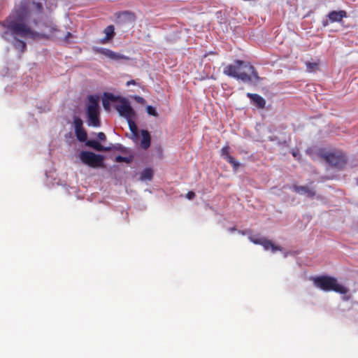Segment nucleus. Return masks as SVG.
<instances>
[{
	"label": "nucleus",
	"instance_id": "1",
	"mask_svg": "<svg viewBox=\"0 0 358 358\" xmlns=\"http://www.w3.org/2000/svg\"><path fill=\"white\" fill-rule=\"evenodd\" d=\"M42 10L43 4L40 2H21L20 8L4 22L7 30L2 34V38L11 43L15 49L24 52L27 48L26 43L18 37L36 40L55 36L57 27L52 22L43 24L36 23L38 31L31 29L24 24L29 15L39 13Z\"/></svg>",
	"mask_w": 358,
	"mask_h": 358
},
{
	"label": "nucleus",
	"instance_id": "2",
	"mask_svg": "<svg viewBox=\"0 0 358 358\" xmlns=\"http://www.w3.org/2000/svg\"><path fill=\"white\" fill-rule=\"evenodd\" d=\"M223 73L227 76L250 84L256 85L261 80L254 66L241 60H236L234 64L227 65Z\"/></svg>",
	"mask_w": 358,
	"mask_h": 358
},
{
	"label": "nucleus",
	"instance_id": "3",
	"mask_svg": "<svg viewBox=\"0 0 358 358\" xmlns=\"http://www.w3.org/2000/svg\"><path fill=\"white\" fill-rule=\"evenodd\" d=\"M313 285L324 291H334L340 294H346L348 292V289L338 283L337 280L335 278L329 277V276H319L313 278Z\"/></svg>",
	"mask_w": 358,
	"mask_h": 358
},
{
	"label": "nucleus",
	"instance_id": "4",
	"mask_svg": "<svg viewBox=\"0 0 358 358\" xmlns=\"http://www.w3.org/2000/svg\"><path fill=\"white\" fill-rule=\"evenodd\" d=\"M99 97L96 95L88 96L87 104V124L89 127H99L101 122L99 119L100 108Z\"/></svg>",
	"mask_w": 358,
	"mask_h": 358
},
{
	"label": "nucleus",
	"instance_id": "5",
	"mask_svg": "<svg viewBox=\"0 0 358 358\" xmlns=\"http://www.w3.org/2000/svg\"><path fill=\"white\" fill-rule=\"evenodd\" d=\"M105 97L110 101H118V103L115 106V109L120 116L124 117L126 120L135 117L136 113L126 98L116 96L110 93H105Z\"/></svg>",
	"mask_w": 358,
	"mask_h": 358
},
{
	"label": "nucleus",
	"instance_id": "6",
	"mask_svg": "<svg viewBox=\"0 0 358 358\" xmlns=\"http://www.w3.org/2000/svg\"><path fill=\"white\" fill-rule=\"evenodd\" d=\"M80 161L92 168L104 167V157L90 151H81L78 155Z\"/></svg>",
	"mask_w": 358,
	"mask_h": 358
},
{
	"label": "nucleus",
	"instance_id": "7",
	"mask_svg": "<svg viewBox=\"0 0 358 358\" xmlns=\"http://www.w3.org/2000/svg\"><path fill=\"white\" fill-rule=\"evenodd\" d=\"M321 156L329 164L337 169H342L346 163L345 155L340 151L323 152Z\"/></svg>",
	"mask_w": 358,
	"mask_h": 358
},
{
	"label": "nucleus",
	"instance_id": "8",
	"mask_svg": "<svg viewBox=\"0 0 358 358\" xmlns=\"http://www.w3.org/2000/svg\"><path fill=\"white\" fill-rule=\"evenodd\" d=\"M249 239L255 244L262 245L266 250H271L273 253L277 250H282L280 247L275 245L271 241L267 240L265 238L251 236L249 237Z\"/></svg>",
	"mask_w": 358,
	"mask_h": 358
},
{
	"label": "nucleus",
	"instance_id": "9",
	"mask_svg": "<svg viewBox=\"0 0 358 358\" xmlns=\"http://www.w3.org/2000/svg\"><path fill=\"white\" fill-rule=\"evenodd\" d=\"M293 189L297 194L306 196L308 198H313L316 196V192L314 188L309 187L308 186L294 185Z\"/></svg>",
	"mask_w": 358,
	"mask_h": 358
},
{
	"label": "nucleus",
	"instance_id": "10",
	"mask_svg": "<svg viewBox=\"0 0 358 358\" xmlns=\"http://www.w3.org/2000/svg\"><path fill=\"white\" fill-rule=\"evenodd\" d=\"M347 17V13L345 10H334L327 15V17L329 18V20L330 22H342L343 19Z\"/></svg>",
	"mask_w": 358,
	"mask_h": 358
},
{
	"label": "nucleus",
	"instance_id": "11",
	"mask_svg": "<svg viewBox=\"0 0 358 358\" xmlns=\"http://www.w3.org/2000/svg\"><path fill=\"white\" fill-rule=\"evenodd\" d=\"M247 96L250 99L253 105L259 108H264L266 105L265 99L257 94L247 93Z\"/></svg>",
	"mask_w": 358,
	"mask_h": 358
},
{
	"label": "nucleus",
	"instance_id": "12",
	"mask_svg": "<svg viewBox=\"0 0 358 358\" xmlns=\"http://www.w3.org/2000/svg\"><path fill=\"white\" fill-rule=\"evenodd\" d=\"M117 19V22L122 24H132L135 20L134 15L129 11H124L119 13Z\"/></svg>",
	"mask_w": 358,
	"mask_h": 358
},
{
	"label": "nucleus",
	"instance_id": "13",
	"mask_svg": "<svg viewBox=\"0 0 358 358\" xmlns=\"http://www.w3.org/2000/svg\"><path fill=\"white\" fill-rule=\"evenodd\" d=\"M229 147H224L221 150L222 156L232 166H234V169H236L239 166L240 164L231 155H229Z\"/></svg>",
	"mask_w": 358,
	"mask_h": 358
},
{
	"label": "nucleus",
	"instance_id": "14",
	"mask_svg": "<svg viewBox=\"0 0 358 358\" xmlns=\"http://www.w3.org/2000/svg\"><path fill=\"white\" fill-rule=\"evenodd\" d=\"M114 30L115 28L113 25L107 26L103 30V33L106 34V36L103 38L100 39L99 43L101 44H106L110 41L114 37Z\"/></svg>",
	"mask_w": 358,
	"mask_h": 358
},
{
	"label": "nucleus",
	"instance_id": "15",
	"mask_svg": "<svg viewBox=\"0 0 358 358\" xmlns=\"http://www.w3.org/2000/svg\"><path fill=\"white\" fill-rule=\"evenodd\" d=\"M85 145L88 147L94 149L96 151H108L111 149L110 147H104L101 145L96 140H88L85 142Z\"/></svg>",
	"mask_w": 358,
	"mask_h": 358
},
{
	"label": "nucleus",
	"instance_id": "16",
	"mask_svg": "<svg viewBox=\"0 0 358 358\" xmlns=\"http://www.w3.org/2000/svg\"><path fill=\"white\" fill-rule=\"evenodd\" d=\"M142 140L141 141V147L147 150L150 145V136L148 131L142 130L141 131Z\"/></svg>",
	"mask_w": 358,
	"mask_h": 358
},
{
	"label": "nucleus",
	"instance_id": "17",
	"mask_svg": "<svg viewBox=\"0 0 358 358\" xmlns=\"http://www.w3.org/2000/svg\"><path fill=\"white\" fill-rule=\"evenodd\" d=\"M153 176V171L151 169L147 168L141 171L140 179L142 181L151 180Z\"/></svg>",
	"mask_w": 358,
	"mask_h": 358
},
{
	"label": "nucleus",
	"instance_id": "18",
	"mask_svg": "<svg viewBox=\"0 0 358 358\" xmlns=\"http://www.w3.org/2000/svg\"><path fill=\"white\" fill-rule=\"evenodd\" d=\"M75 134L76 136L77 139L79 141H80V142L86 141L87 138V134L83 128L75 130Z\"/></svg>",
	"mask_w": 358,
	"mask_h": 358
},
{
	"label": "nucleus",
	"instance_id": "19",
	"mask_svg": "<svg viewBox=\"0 0 358 358\" xmlns=\"http://www.w3.org/2000/svg\"><path fill=\"white\" fill-rule=\"evenodd\" d=\"M133 118L134 117H130L129 119H127V120L130 131L136 137H137L138 136V128H137L136 124L134 122Z\"/></svg>",
	"mask_w": 358,
	"mask_h": 358
},
{
	"label": "nucleus",
	"instance_id": "20",
	"mask_svg": "<svg viewBox=\"0 0 358 358\" xmlns=\"http://www.w3.org/2000/svg\"><path fill=\"white\" fill-rule=\"evenodd\" d=\"M73 125L74 130L82 129L83 128V122L79 117L75 116L73 117Z\"/></svg>",
	"mask_w": 358,
	"mask_h": 358
},
{
	"label": "nucleus",
	"instance_id": "21",
	"mask_svg": "<svg viewBox=\"0 0 358 358\" xmlns=\"http://www.w3.org/2000/svg\"><path fill=\"white\" fill-rule=\"evenodd\" d=\"M96 52L106 56V57H108L109 59H110V57H111V54H112L111 50H109L107 48H98L96 49Z\"/></svg>",
	"mask_w": 358,
	"mask_h": 358
},
{
	"label": "nucleus",
	"instance_id": "22",
	"mask_svg": "<svg viewBox=\"0 0 358 358\" xmlns=\"http://www.w3.org/2000/svg\"><path fill=\"white\" fill-rule=\"evenodd\" d=\"M96 52L106 56V57H108L109 59H110V57H111V54H112L111 50H109L107 48H98L96 49Z\"/></svg>",
	"mask_w": 358,
	"mask_h": 358
},
{
	"label": "nucleus",
	"instance_id": "23",
	"mask_svg": "<svg viewBox=\"0 0 358 358\" xmlns=\"http://www.w3.org/2000/svg\"><path fill=\"white\" fill-rule=\"evenodd\" d=\"M110 59L115 60V61H119L121 59H128V57L123 55H121L118 52L112 51Z\"/></svg>",
	"mask_w": 358,
	"mask_h": 358
},
{
	"label": "nucleus",
	"instance_id": "24",
	"mask_svg": "<svg viewBox=\"0 0 358 358\" xmlns=\"http://www.w3.org/2000/svg\"><path fill=\"white\" fill-rule=\"evenodd\" d=\"M132 161L131 157H122L118 155L115 157L116 162H125L127 164H129Z\"/></svg>",
	"mask_w": 358,
	"mask_h": 358
},
{
	"label": "nucleus",
	"instance_id": "25",
	"mask_svg": "<svg viewBox=\"0 0 358 358\" xmlns=\"http://www.w3.org/2000/svg\"><path fill=\"white\" fill-rule=\"evenodd\" d=\"M75 36L70 32H67L66 36L64 37L63 41L66 43H70L73 42V39Z\"/></svg>",
	"mask_w": 358,
	"mask_h": 358
},
{
	"label": "nucleus",
	"instance_id": "26",
	"mask_svg": "<svg viewBox=\"0 0 358 358\" xmlns=\"http://www.w3.org/2000/svg\"><path fill=\"white\" fill-rule=\"evenodd\" d=\"M317 64L315 62L306 63L307 70L309 72L314 71L317 69Z\"/></svg>",
	"mask_w": 358,
	"mask_h": 358
},
{
	"label": "nucleus",
	"instance_id": "27",
	"mask_svg": "<svg viewBox=\"0 0 358 358\" xmlns=\"http://www.w3.org/2000/svg\"><path fill=\"white\" fill-rule=\"evenodd\" d=\"M146 110H147V113L149 115H153V116H155V117H157L158 115L155 108L154 107H152V106H148L146 108Z\"/></svg>",
	"mask_w": 358,
	"mask_h": 358
},
{
	"label": "nucleus",
	"instance_id": "28",
	"mask_svg": "<svg viewBox=\"0 0 358 358\" xmlns=\"http://www.w3.org/2000/svg\"><path fill=\"white\" fill-rule=\"evenodd\" d=\"M97 138H99V140L100 141H105L106 140V135L103 132H99L97 134Z\"/></svg>",
	"mask_w": 358,
	"mask_h": 358
},
{
	"label": "nucleus",
	"instance_id": "29",
	"mask_svg": "<svg viewBox=\"0 0 358 358\" xmlns=\"http://www.w3.org/2000/svg\"><path fill=\"white\" fill-rule=\"evenodd\" d=\"M195 196V194L194 192H189L187 195H186V198L191 200L192 199H194Z\"/></svg>",
	"mask_w": 358,
	"mask_h": 358
},
{
	"label": "nucleus",
	"instance_id": "30",
	"mask_svg": "<svg viewBox=\"0 0 358 358\" xmlns=\"http://www.w3.org/2000/svg\"><path fill=\"white\" fill-rule=\"evenodd\" d=\"M107 100H108V99L104 96V99L103 100V106L105 109L108 108V103Z\"/></svg>",
	"mask_w": 358,
	"mask_h": 358
},
{
	"label": "nucleus",
	"instance_id": "31",
	"mask_svg": "<svg viewBox=\"0 0 358 358\" xmlns=\"http://www.w3.org/2000/svg\"><path fill=\"white\" fill-rule=\"evenodd\" d=\"M329 22L330 21L329 20V19L328 20H323L322 22L323 27H327L329 25Z\"/></svg>",
	"mask_w": 358,
	"mask_h": 358
},
{
	"label": "nucleus",
	"instance_id": "32",
	"mask_svg": "<svg viewBox=\"0 0 358 358\" xmlns=\"http://www.w3.org/2000/svg\"><path fill=\"white\" fill-rule=\"evenodd\" d=\"M136 82L134 80H131L127 83V85L129 86L130 85H135Z\"/></svg>",
	"mask_w": 358,
	"mask_h": 358
},
{
	"label": "nucleus",
	"instance_id": "33",
	"mask_svg": "<svg viewBox=\"0 0 358 358\" xmlns=\"http://www.w3.org/2000/svg\"><path fill=\"white\" fill-rule=\"evenodd\" d=\"M292 155H293L295 158H296V157H297V155H298V152H295V151H293V152H292Z\"/></svg>",
	"mask_w": 358,
	"mask_h": 358
},
{
	"label": "nucleus",
	"instance_id": "34",
	"mask_svg": "<svg viewBox=\"0 0 358 358\" xmlns=\"http://www.w3.org/2000/svg\"><path fill=\"white\" fill-rule=\"evenodd\" d=\"M136 99H137V100H138L139 102H141V101H143L144 100L142 97H140V96H138Z\"/></svg>",
	"mask_w": 358,
	"mask_h": 358
},
{
	"label": "nucleus",
	"instance_id": "35",
	"mask_svg": "<svg viewBox=\"0 0 358 358\" xmlns=\"http://www.w3.org/2000/svg\"><path fill=\"white\" fill-rule=\"evenodd\" d=\"M229 230V231L232 232V231H235L236 229H235V228H230Z\"/></svg>",
	"mask_w": 358,
	"mask_h": 358
},
{
	"label": "nucleus",
	"instance_id": "36",
	"mask_svg": "<svg viewBox=\"0 0 358 358\" xmlns=\"http://www.w3.org/2000/svg\"><path fill=\"white\" fill-rule=\"evenodd\" d=\"M284 257H287V252H285V254H284Z\"/></svg>",
	"mask_w": 358,
	"mask_h": 358
}]
</instances>
